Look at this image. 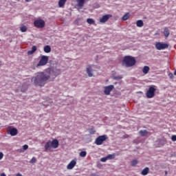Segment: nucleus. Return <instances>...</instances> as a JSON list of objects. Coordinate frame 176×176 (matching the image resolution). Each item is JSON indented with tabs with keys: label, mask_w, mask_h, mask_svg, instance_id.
Here are the masks:
<instances>
[{
	"label": "nucleus",
	"mask_w": 176,
	"mask_h": 176,
	"mask_svg": "<svg viewBox=\"0 0 176 176\" xmlns=\"http://www.w3.org/2000/svg\"><path fill=\"white\" fill-rule=\"evenodd\" d=\"M174 75L176 76V69H175V72H174Z\"/></svg>",
	"instance_id": "obj_41"
},
{
	"label": "nucleus",
	"mask_w": 176,
	"mask_h": 176,
	"mask_svg": "<svg viewBox=\"0 0 176 176\" xmlns=\"http://www.w3.org/2000/svg\"><path fill=\"white\" fill-rule=\"evenodd\" d=\"M106 157H107V160H112L116 157V154H109Z\"/></svg>",
	"instance_id": "obj_23"
},
{
	"label": "nucleus",
	"mask_w": 176,
	"mask_h": 176,
	"mask_svg": "<svg viewBox=\"0 0 176 176\" xmlns=\"http://www.w3.org/2000/svg\"><path fill=\"white\" fill-rule=\"evenodd\" d=\"M96 173H93L91 175V176H96Z\"/></svg>",
	"instance_id": "obj_40"
},
{
	"label": "nucleus",
	"mask_w": 176,
	"mask_h": 176,
	"mask_svg": "<svg viewBox=\"0 0 176 176\" xmlns=\"http://www.w3.org/2000/svg\"><path fill=\"white\" fill-rule=\"evenodd\" d=\"M108 140V136L107 135H102L98 136L96 140L95 144L96 145H102L104 141H107Z\"/></svg>",
	"instance_id": "obj_4"
},
{
	"label": "nucleus",
	"mask_w": 176,
	"mask_h": 176,
	"mask_svg": "<svg viewBox=\"0 0 176 176\" xmlns=\"http://www.w3.org/2000/svg\"><path fill=\"white\" fill-rule=\"evenodd\" d=\"M27 89H28V87H25V89H21V91H23L24 93V91H25L27 90Z\"/></svg>",
	"instance_id": "obj_37"
},
{
	"label": "nucleus",
	"mask_w": 176,
	"mask_h": 176,
	"mask_svg": "<svg viewBox=\"0 0 176 176\" xmlns=\"http://www.w3.org/2000/svg\"><path fill=\"white\" fill-rule=\"evenodd\" d=\"M139 133L142 137H145L146 135H148V131L146 130H141L140 131Z\"/></svg>",
	"instance_id": "obj_22"
},
{
	"label": "nucleus",
	"mask_w": 176,
	"mask_h": 176,
	"mask_svg": "<svg viewBox=\"0 0 176 176\" xmlns=\"http://www.w3.org/2000/svg\"><path fill=\"white\" fill-rule=\"evenodd\" d=\"M8 133L12 137H14V135H17V133H19V131H17V129L10 126L8 127Z\"/></svg>",
	"instance_id": "obj_10"
},
{
	"label": "nucleus",
	"mask_w": 176,
	"mask_h": 176,
	"mask_svg": "<svg viewBox=\"0 0 176 176\" xmlns=\"http://www.w3.org/2000/svg\"><path fill=\"white\" fill-rule=\"evenodd\" d=\"M107 160H108V158L107 157H102L100 159V162H102V163H105V162H107Z\"/></svg>",
	"instance_id": "obj_32"
},
{
	"label": "nucleus",
	"mask_w": 176,
	"mask_h": 176,
	"mask_svg": "<svg viewBox=\"0 0 176 176\" xmlns=\"http://www.w3.org/2000/svg\"><path fill=\"white\" fill-rule=\"evenodd\" d=\"M163 34H164L165 38H168V36L170 35V30H168V28L165 27L164 28Z\"/></svg>",
	"instance_id": "obj_14"
},
{
	"label": "nucleus",
	"mask_w": 176,
	"mask_h": 176,
	"mask_svg": "<svg viewBox=\"0 0 176 176\" xmlns=\"http://www.w3.org/2000/svg\"><path fill=\"white\" fill-rule=\"evenodd\" d=\"M136 25L137 27H144V21L142 20H138L136 21Z\"/></svg>",
	"instance_id": "obj_24"
},
{
	"label": "nucleus",
	"mask_w": 176,
	"mask_h": 176,
	"mask_svg": "<svg viewBox=\"0 0 176 176\" xmlns=\"http://www.w3.org/2000/svg\"><path fill=\"white\" fill-rule=\"evenodd\" d=\"M113 79L115 80H120V79H123V76H113Z\"/></svg>",
	"instance_id": "obj_28"
},
{
	"label": "nucleus",
	"mask_w": 176,
	"mask_h": 176,
	"mask_svg": "<svg viewBox=\"0 0 176 176\" xmlns=\"http://www.w3.org/2000/svg\"><path fill=\"white\" fill-rule=\"evenodd\" d=\"M168 76L170 78V79H173L174 78V75L173 74V73H169Z\"/></svg>",
	"instance_id": "obj_34"
},
{
	"label": "nucleus",
	"mask_w": 176,
	"mask_h": 176,
	"mask_svg": "<svg viewBox=\"0 0 176 176\" xmlns=\"http://www.w3.org/2000/svg\"><path fill=\"white\" fill-rule=\"evenodd\" d=\"M122 63L125 65V67H134L135 65V58L130 56H124Z\"/></svg>",
	"instance_id": "obj_3"
},
{
	"label": "nucleus",
	"mask_w": 176,
	"mask_h": 176,
	"mask_svg": "<svg viewBox=\"0 0 176 176\" xmlns=\"http://www.w3.org/2000/svg\"><path fill=\"white\" fill-rule=\"evenodd\" d=\"M130 19V13L126 12L122 18V21H126Z\"/></svg>",
	"instance_id": "obj_18"
},
{
	"label": "nucleus",
	"mask_w": 176,
	"mask_h": 176,
	"mask_svg": "<svg viewBox=\"0 0 176 176\" xmlns=\"http://www.w3.org/2000/svg\"><path fill=\"white\" fill-rule=\"evenodd\" d=\"M89 131V134H96V129L94 128H91Z\"/></svg>",
	"instance_id": "obj_31"
},
{
	"label": "nucleus",
	"mask_w": 176,
	"mask_h": 176,
	"mask_svg": "<svg viewBox=\"0 0 176 176\" xmlns=\"http://www.w3.org/2000/svg\"><path fill=\"white\" fill-rule=\"evenodd\" d=\"M148 173H149V168L146 167L141 171V175H148Z\"/></svg>",
	"instance_id": "obj_15"
},
{
	"label": "nucleus",
	"mask_w": 176,
	"mask_h": 176,
	"mask_svg": "<svg viewBox=\"0 0 176 176\" xmlns=\"http://www.w3.org/2000/svg\"><path fill=\"white\" fill-rule=\"evenodd\" d=\"M30 163H31V164L36 163V158H35V157H33L30 161Z\"/></svg>",
	"instance_id": "obj_30"
},
{
	"label": "nucleus",
	"mask_w": 176,
	"mask_h": 176,
	"mask_svg": "<svg viewBox=\"0 0 176 176\" xmlns=\"http://www.w3.org/2000/svg\"><path fill=\"white\" fill-rule=\"evenodd\" d=\"M58 145H60L58 140L54 139L52 141L49 140L47 142L44 147L45 151H50L52 148H53V149H57V148H58Z\"/></svg>",
	"instance_id": "obj_2"
},
{
	"label": "nucleus",
	"mask_w": 176,
	"mask_h": 176,
	"mask_svg": "<svg viewBox=\"0 0 176 176\" xmlns=\"http://www.w3.org/2000/svg\"><path fill=\"white\" fill-rule=\"evenodd\" d=\"M0 176H6V175L5 173H1Z\"/></svg>",
	"instance_id": "obj_38"
},
{
	"label": "nucleus",
	"mask_w": 176,
	"mask_h": 176,
	"mask_svg": "<svg viewBox=\"0 0 176 176\" xmlns=\"http://www.w3.org/2000/svg\"><path fill=\"white\" fill-rule=\"evenodd\" d=\"M111 17H112L111 14H106L102 16V18L100 19V23H107V21H108V20H109V19H111Z\"/></svg>",
	"instance_id": "obj_11"
},
{
	"label": "nucleus",
	"mask_w": 176,
	"mask_h": 176,
	"mask_svg": "<svg viewBox=\"0 0 176 176\" xmlns=\"http://www.w3.org/2000/svg\"><path fill=\"white\" fill-rule=\"evenodd\" d=\"M66 2H67V0H59L58 1L59 8H64V6L65 5Z\"/></svg>",
	"instance_id": "obj_20"
},
{
	"label": "nucleus",
	"mask_w": 176,
	"mask_h": 176,
	"mask_svg": "<svg viewBox=\"0 0 176 176\" xmlns=\"http://www.w3.org/2000/svg\"><path fill=\"white\" fill-rule=\"evenodd\" d=\"M61 74V69L54 68L50 71V74H46L43 72L37 73L36 76L32 78V82L35 86H39L40 87H43L45 84L47 83V80L52 78L54 79Z\"/></svg>",
	"instance_id": "obj_1"
},
{
	"label": "nucleus",
	"mask_w": 176,
	"mask_h": 176,
	"mask_svg": "<svg viewBox=\"0 0 176 176\" xmlns=\"http://www.w3.org/2000/svg\"><path fill=\"white\" fill-rule=\"evenodd\" d=\"M151 68H149L148 66H144L142 69V72L143 74H144V75H146V74H148V72H149Z\"/></svg>",
	"instance_id": "obj_19"
},
{
	"label": "nucleus",
	"mask_w": 176,
	"mask_h": 176,
	"mask_svg": "<svg viewBox=\"0 0 176 176\" xmlns=\"http://www.w3.org/2000/svg\"><path fill=\"white\" fill-rule=\"evenodd\" d=\"M115 89V86L113 85H110L104 87V94L106 96H109L111 94V91H112Z\"/></svg>",
	"instance_id": "obj_9"
},
{
	"label": "nucleus",
	"mask_w": 176,
	"mask_h": 176,
	"mask_svg": "<svg viewBox=\"0 0 176 176\" xmlns=\"http://www.w3.org/2000/svg\"><path fill=\"white\" fill-rule=\"evenodd\" d=\"M165 174H167V172H166Z\"/></svg>",
	"instance_id": "obj_42"
},
{
	"label": "nucleus",
	"mask_w": 176,
	"mask_h": 176,
	"mask_svg": "<svg viewBox=\"0 0 176 176\" xmlns=\"http://www.w3.org/2000/svg\"><path fill=\"white\" fill-rule=\"evenodd\" d=\"M32 0H25V2H31Z\"/></svg>",
	"instance_id": "obj_39"
},
{
	"label": "nucleus",
	"mask_w": 176,
	"mask_h": 176,
	"mask_svg": "<svg viewBox=\"0 0 176 176\" xmlns=\"http://www.w3.org/2000/svg\"><path fill=\"white\" fill-rule=\"evenodd\" d=\"M87 74L89 78H91L93 76V68L91 67V65H89L87 66L86 68Z\"/></svg>",
	"instance_id": "obj_13"
},
{
	"label": "nucleus",
	"mask_w": 176,
	"mask_h": 176,
	"mask_svg": "<svg viewBox=\"0 0 176 176\" xmlns=\"http://www.w3.org/2000/svg\"><path fill=\"white\" fill-rule=\"evenodd\" d=\"M155 91H156V89L155 88V86L152 85L148 88V90L146 93V96L147 98H153L155 97Z\"/></svg>",
	"instance_id": "obj_7"
},
{
	"label": "nucleus",
	"mask_w": 176,
	"mask_h": 176,
	"mask_svg": "<svg viewBox=\"0 0 176 176\" xmlns=\"http://www.w3.org/2000/svg\"><path fill=\"white\" fill-rule=\"evenodd\" d=\"M36 46L34 45L32 47V50L28 52V56H31V54H34V52H36Z\"/></svg>",
	"instance_id": "obj_17"
},
{
	"label": "nucleus",
	"mask_w": 176,
	"mask_h": 176,
	"mask_svg": "<svg viewBox=\"0 0 176 176\" xmlns=\"http://www.w3.org/2000/svg\"><path fill=\"white\" fill-rule=\"evenodd\" d=\"M171 140L172 141H176V135H172Z\"/></svg>",
	"instance_id": "obj_35"
},
{
	"label": "nucleus",
	"mask_w": 176,
	"mask_h": 176,
	"mask_svg": "<svg viewBox=\"0 0 176 176\" xmlns=\"http://www.w3.org/2000/svg\"><path fill=\"white\" fill-rule=\"evenodd\" d=\"M76 166V159L72 160L67 166V170H72Z\"/></svg>",
	"instance_id": "obj_12"
},
{
	"label": "nucleus",
	"mask_w": 176,
	"mask_h": 176,
	"mask_svg": "<svg viewBox=\"0 0 176 176\" xmlns=\"http://www.w3.org/2000/svg\"><path fill=\"white\" fill-rule=\"evenodd\" d=\"M27 30H28V28L24 25H22L20 28V31L21 32H27Z\"/></svg>",
	"instance_id": "obj_25"
},
{
	"label": "nucleus",
	"mask_w": 176,
	"mask_h": 176,
	"mask_svg": "<svg viewBox=\"0 0 176 176\" xmlns=\"http://www.w3.org/2000/svg\"><path fill=\"white\" fill-rule=\"evenodd\" d=\"M138 164V160H133L131 162V166L132 167H135Z\"/></svg>",
	"instance_id": "obj_26"
},
{
	"label": "nucleus",
	"mask_w": 176,
	"mask_h": 176,
	"mask_svg": "<svg viewBox=\"0 0 176 176\" xmlns=\"http://www.w3.org/2000/svg\"><path fill=\"white\" fill-rule=\"evenodd\" d=\"M34 25L36 28H44L45 25H46V23L43 19H39L34 21Z\"/></svg>",
	"instance_id": "obj_5"
},
{
	"label": "nucleus",
	"mask_w": 176,
	"mask_h": 176,
	"mask_svg": "<svg viewBox=\"0 0 176 176\" xmlns=\"http://www.w3.org/2000/svg\"><path fill=\"white\" fill-rule=\"evenodd\" d=\"M86 155H87V152L86 151H81L80 153V157H86Z\"/></svg>",
	"instance_id": "obj_29"
},
{
	"label": "nucleus",
	"mask_w": 176,
	"mask_h": 176,
	"mask_svg": "<svg viewBox=\"0 0 176 176\" xmlns=\"http://www.w3.org/2000/svg\"><path fill=\"white\" fill-rule=\"evenodd\" d=\"M155 47L157 50H164V49H167L168 47V44L158 42L156 43Z\"/></svg>",
	"instance_id": "obj_8"
},
{
	"label": "nucleus",
	"mask_w": 176,
	"mask_h": 176,
	"mask_svg": "<svg viewBox=\"0 0 176 176\" xmlns=\"http://www.w3.org/2000/svg\"><path fill=\"white\" fill-rule=\"evenodd\" d=\"M3 158V153L0 152V160H2Z\"/></svg>",
	"instance_id": "obj_36"
},
{
	"label": "nucleus",
	"mask_w": 176,
	"mask_h": 176,
	"mask_svg": "<svg viewBox=\"0 0 176 176\" xmlns=\"http://www.w3.org/2000/svg\"><path fill=\"white\" fill-rule=\"evenodd\" d=\"M23 151H27V149H28V145L27 144L23 145Z\"/></svg>",
	"instance_id": "obj_33"
},
{
	"label": "nucleus",
	"mask_w": 176,
	"mask_h": 176,
	"mask_svg": "<svg viewBox=\"0 0 176 176\" xmlns=\"http://www.w3.org/2000/svg\"><path fill=\"white\" fill-rule=\"evenodd\" d=\"M45 53H50L52 52V48L50 45H46L44 47Z\"/></svg>",
	"instance_id": "obj_21"
},
{
	"label": "nucleus",
	"mask_w": 176,
	"mask_h": 176,
	"mask_svg": "<svg viewBox=\"0 0 176 176\" xmlns=\"http://www.w3.org/2000/svg\"><path fill=\"white\" fill-rule=\"evenodd\" d=\"M87 23H88V24H96V21H94V19L91 18L87 19Z\"/></svg>",
	"instance_id": "obj_27"
},
{
	"label": "nucleus",
	"mask_w": 176,
	"mask_h": 176,
	"mask_svg": "<svg viewBox=\"0 0 176 176\" xmlns=\"http://www.w3.org/2000/svg\"><path fill=\"white\" fill-rule=\"evenodd\" d=\"M49 61V56H42L40 59L38 63L36 65V67H43V65H46Z\"/></svg>",
	"instance_id": "obj_6"
},
{
	"label": "nucleus",
	"mask_w": 176,
	"mask_h": 176,
	"mask_svg": "<svg viewBox=\"0 0 176 176\" xmlns=\"http://www.w3.org/2000/svg\"><path fill=\"white\" fill-rule=\"evenodd\" d=\"M76 1L79 8H83V5H85V2H86V0H76Z\"/></svg>",
	"instance_id": "obj_16"
}]
</instances>
